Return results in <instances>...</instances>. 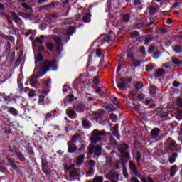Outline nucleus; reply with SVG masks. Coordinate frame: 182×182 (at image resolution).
<instances>
[{
  "label": "nucleus",
  "mask_w": 182,
  "mask_h": 182,
  "mask_svg": "<svg viewBox=\"0 0 182 182\" xmlns=\"http://www.w3.org/2000/svg\"><path fill=\"white\" fill-rule=\"evenodd\" d=\"M149 92L151 95H154L157 92V88L154 85H150Z\"/></svg>",
  "instance_id": "obj_29"
},
{
  "label": "nucleus",
  "mask_w": 182,
  "mask_h": 182,
  "mask_svg": "<svg viewBox=\"0 0 182 182\" xmlns=\"http://www.w3.org/2000/svg\"><path fill=\"white\" fill-rule=\"evenodd\" d=\"M159 58H160V52L156 51L154 53V58L159 59Z\"/></svg>",
  "instance_id": "obj_55"
},
{
  "label": "nucleus",
  "mask_w": 182,
  "mask_h": 182,
  "mask_svg": "<svg viewBox=\"0 0 182 182\" xmlns=\"http://www.w3.org/2000/svg\"><path fill=\"white\" fill-rule=\"evenodd\" d=\"M163 73H164V71L161 69H159L156 71V76H161L163 75Z\"/></svg>",
  "instance_id": "obj_51"
},
{
  "label": "nucleus",
  "mask_w": 182,
  "mask_h": 182,
  "mask_svg": "<svg viewBox=\"0 0 182 182\" xmlns=\"http://www.w3.org/2000/svg\"><path fill=\"white\" fill-rule=\"evenodd\" d=\"M102 38H103L104 41L107 42V43H109V41H110V36H102Z\"/></svg>",
  "instance_id": "obj_45"
},
{
  "label": "nucleus",
  "mask_w": 182,
  "mask_h": 182,
  "mask_svg": "<svg viewBox=\"0 0 182 182\" xmlns=\"http://www.w3.org/2000/svg\"><path fill=\"white\" fill-rule=\"evenodd\" d=\"M73 97H75L73 95H68L66 100H64V102H63L64 106H68V102H69V101L73 102L74 100Z\"/></svg>",
  "instance_id": "obj_17"
},
{
  "label": "nucleus",
  "mask_w": 182,
  "mask_h": 182,
  "mask_svg": "<svg viewBox=\"0 0 182 182\" xmlns=\"http://www.w3.org/2000/svg\"><path fill=\"white\" fill-rule=\"evenodd\" d=\"M144 97H145V96H144V94H139V95H138V99H139V100H143V99H144Z\"/></svg>",
  "instance_id": "obj_63"
},
{
  "label": "nucleus",
  "mask_w": 182,
  "mask_h": 182,
  "mask_svg": "<svg viewBox=\"0 0 182 182\" xmlns=\"http://www.w3.org/2000/svg\"><path fill=\"white\" fill-rule=\"evenodd\" d=\"M172 62L174 65H181V61L177 58H173Z\"/></svg>",
  "instance_id": "obj_43"
},
{
  "label": "nucleus",
  "mask_w": 182,
  "mask_h": 182,
  "mask_svg": "<svg viewBox=\"0 0 182 182\" xmlns=\"http://www.w3.org/2000/svg\"><path fill=\"white\" fill-rule=\"evenodd\" d=\"M11 17L13 18V21L16 23H19V22H21V18H19V16H18V15L15 12H11Z\"/></svg>",
  "instance_id": "obj_12"
},
{
  "label": "nucleus",
  "mask_w": 182,
  "mask_h": 182,
  "mask_svg": "<svg viewBox=\"0 0 182 182\" xmlns=\"http://www.w3.org/2000/svg\"><path fill=\"white\" fill-rule=\"evenodd\" d=\"M122 62H123V59L121 58L119 59V65H118V67L117 68V73H119V72H120V70L122 69Z\"/></svg>",
  "instance_id": "obj_44"
},
{
  "label": "nucleus",
  "mask_w": 182,
  "mask_h": 182,
  "mask_svg": "<svg viewBox=\"0 0 182 182\" xmlns=\"http://www.w3.org/2000/svg\"><path fill=\"white\" fill-rule=\"evenodd\" d=\"M84 160H85V155H80L77 158V164H82Z\"/></svg>",
  "instance_id": "obj_24"
},
{
  "label": "nucleus",
  "mask_w": 182,
  "mask_h": 182,
  "mask_svg": "<svg viewBox=\"0 0 182 182\" xmlns=\"http://www.w3.org/2000/svg\"><path fill=\"white\" fill-rule=\"evenodd\" d=\"M141 181L143 182H151V178L147 176V177H141Z\"/></svg>",
  "instance_id": "obj_35"
},
{
  "label": "nucleus",
  "mask_w": 182,
  "mask_h": 182,
  "mask_svg": "<svg viewBox=\"0 0 182 182\" xmlns=\"http://www.w3.org/2000/svg\"><path fill=\"white\" fill-rule=\"evenodd\" d=\"M139 52L140 53H141V55H144V53H146V48H144V47H141L139 49Z\"/></svg>",
  "instance_id": "obj_58"
},
{
  "label": "nucleus",
  "mask_w": 182,
  "mask_h": 182,
  "mask_svg": "<svg viewBox=\"0 0 182 182\" xmlns=\"http://www.w3.org/2000/svg\"><path fill=\"white\" fill-rule=\"evenodd\" d=\"M110 100L112 102H113L114 105H115L116 106H117V97H114L113 95L110 96Z\"/></svg>",
  "instance_id": "obj_36"
},
{
  "label": "nucleus",
  "mask_w": 182,
  "mask_h": 182,
  "mask_svg": "<svg viewBox=\"0 0 182 182\" xmlns=\"http://www.w3.org/2000/svg\"><path fill=\"white\" fill-rule=\"evenodd\" d=\"M173 86H174V87H178V86H180V82H178L177 81H174L173 82Z\"/></svg>",
  "instance_id": "obj_62"
},
{
  "label": "nucleus",
  "mask_w": 182,
  "mask_h": 182,
  "mask_svg": "<svg viewBox=\"0 0 182 182\" xmlns=\"http://www.w3.org/2000/svg\"><path fill=\"white\" fill-rule=\"evenodd\" d=\"M93 82L95 83V85H97V83H99V77H94Z\"/></svg>",
  "instance_id": "obj_64"
},
{
  "label": "nucleus",
  "mask_w": 182,
  "mask_h": 182,
  "mask_svg": "<svg viewBox=\"0 0 182 182\" xmlns=\"http://www.w3.org/2000/svg\"><path fill=\"white\" fill-rule=\"evenodd\" d=\"M143 4V0H134V5H136L137 6L141 5Z\"/></svg>",
  "instance_id": "obj_46"
},
{
  "label": "nucleus",
  "mask_w": 182,
  "mask_h": 182,
  "mask_svg": "<svg viewBox=\"0 0 182 182\" xmlns=\"http://www.w3.org/2000/svg\"><path fill=\"white\" fill-rule=\"evenodd\" d=\"M159 134H160V129L159 128H154L151 131V136L152 137H158Z\"/></svg>",
  "instance_id": "obj_13"
},
{
  "label": "nucleus",
  "mask_w": 182,
  "mask_h": 182,
  "mask_svg": "<svg viewBox=\"0 0 182 182\" xmlns=\"http://www.w3.org/2000/svg\"><path fill=\"white\" fill-rule=\"evenodd\" d=\"M123 174L125 178H129V173H127V169L124 168L123 170Z\"/></svg>",
  "instance_id": "obj_54"
},
{
  "label": "nucleus",
  "mask_w": 182,
  "mask_h": 182,
  "mask_svg": "<svg viewBox=\"0 0 182 182\" xmlns=\"http://www.w3.org/2000/svg\"><path fill=\"white\" fill-rule=\"evenodd\" d=\"M122 21L124 22H129L130 21V16L129 14H125L123 16Z\"/></svg>",
  "instance_id": "obj_37"
},
{
  "label": "nucleus",
  "mask_w": 182,
  "mask_h": 182,
  "mask_svg": "<svg viewBox=\"0 0 182 182\" xmlns=\"http://www.w3.org/2000/svg\"><path fill=\"white\" fill-rule=\"evenodd\" d=\"M132 38H137L139 36V32L137 31H134L131 33Z\"/></svg>",
  "instance_id": "obj_57"
},
{
  "label": "nucleus",
  "mask_w": 182,
  "mask_h": 182,
  "mask_svg": "<svg viewBox=\"0 0 182 182\" xmlns=\"http://www.w3.org/2000/svg\"><path fill=\"white\" fill-rule=\"evenodd\" d=\"M155 68H156V65L154 64H149L146 65V68L148 72H151V70H153V69H155Z\"/></svg>",
  "instance_id": "obj_28"
},
{
  "label": "nucleus",
  "mask_w": 182,
  "mask_h": 182,
  "mask_svg": "<svg viewBox=\"0 0 182 182\" xmlns=\"http://www.w3.org/2000/svg\"><path fill=\"white\" fill-rule=\"evenodd\" d=\"M18 15L23 19H31V15L28 14V13H19Z\"/></svg>",
  "instance_id": "obj_23"
},
{
  "label": "nucleus",
  "mask_w": 182,
  "mask_h": 182,
  "mask_svg": "<svg viewBox=\"0 0 182 182\" xmlns=\"http://www.w3.org/2000/svg\"><path fill=\"white\" fill-rule=\"evenodd\" d=\"M112 132H114V134L119 133V126L114 127L112 128Z\"/></svg>",
  "instance_id": "obj_52"
},
{
  "label": "nucleus",
  "mask_w": 182,
  "mask_h": 182,
  "mask_svg": "<svg viewBox=\"0 0 182 182\" xmlns=\"http://www.w3.org/2000/svg\"><path fill=\"white\" fill-rule=\"evenodd\" d=\"M51 83H52V81H50V80H47L44 82V85L45 86H46V87H50Z\"/></svg>",
  "instance_id": "obj_49"
},
{
  "label": "nucleus",
  "mask_w": 182,
  "mask_h": 182,
  "mask_svg": "<svg viewBox=\"0 0 182 182\" xmlns=\"http://www.w3.org/2000/svg\"><path fill=\"white\" fill-rule=\"evenodd\" d=\"M50 68L53 70H58V66H56V62L55 61H46L43 63L42 66L40 68V71L36 72L38 68L34 69L33 76L28 79V83L31 87H38V82L35 79H38V77H42L44 75H46L48 70Z\"/></svg>",
  "instance_id": "obj_1"
},
{
  "label": "nucleus",
  "mask_w": 182,
  "mask_h": 182,
  "mask_svg": "<svg viewBox=\"0 0 182 182\" xmlns=\"http://www.w3.org/2000/svg\"><path fill=\"white\" fill-rule=\"evenodd\" d=\"M82 126L84 129H90V124L87 122L86 120L82 121Z\"/></svg>",
  "instance_id": "obj_32"
},
{
  "label": "nucleus",
  "mask_w": 182,
  "mask_h": 182,
  "mask_svg": "<svg viewBox=\"0 0 182 182\" xmlns=\"http://www.w3.org/2000/svg\"><path fill=\"white\" fill-rule=\"evenodd\" d=\"M129 149V146L127 144H123L119 146V151L120 153H124L126 150Z\"/></svg>",
  "instance_id": "obj_22"
},
{
  "label": "nucleus",
  "mask_w": 182,
  "mask_h": 182,
  "mask_svg": "<svg viewBox=\"0 0 182 182\" xmlns=\"http://www.w3.org/2000/svg\"><path fill=\"white\" fill-rule=\"evenodd\" d=\"M7 160L10 163L11 167L16 171V173H19V168H18L16 164H15V159L9 158Z\"/></svg>",
  "instance_id": "obj_10"
},
{
  "label": "nucleus",
  "mask_w": 182,
  "mask_h": 182,
  "mask_svg": "<svg viewBox=\"0 0 182 182\" xmlns=\"http://www.w3.org/2000/svg\"><path fill=\"white\" fill-rule=\"evenodd\" d=\"M177 157V154H173L171 157L169 158V163L171 164H173V163H176V158Z\"/></svg>",
  "instance_id": "obj_27"
},
{
  "label": "nucleus",
  "mask_w": 182,
  "mask_h": 182,
  "mask_svg": "<svg viewBox=\"0 0 182 182\" xmlns=\"http://www.w3.org/2000/svg\"><path fill=\"white\" fill-rule=\"evenodd\" d=\"M95 53H96L97 58H100V56L102 55V51H100V49H97L95 51Z\"/></svg>",
  "instance_id": "obj_59"
},
{
  "label": "nucleus",
  "mask_w": 182,
  "mask_h": 182,
  "mask_svg": "<svg viewBox=\"0 0 182 182\" xmlns=\"http://www.w3.org/2000/svg\"><path fill=\"white\" fill-rule=\"evenodd\" d=\"M109 117L111 119V120H112V122H116V120H117V116H116V114L111 113L109 114Z\"/></svg>",
  "instance_id": "obj_41"
},
{
  "label": "nucleus",
  "mask_w": 182,
  "mask_h": 182,
  "mask_svg": "<svg viewBox=\"0 0 182 182\" xmlns=\"http://www.w3.org/2000/svg\"><path fill=\"white\" fill-rule=\"evenodd\" d=\"M106 132L105 131H99L97 129H95L92 132V137L90 138L92 144L89 146L88 154H95L96 156H100L102 154V147L95 146L94 148L95 144L96 143H99L100 141V137L99 136H105Z\"/></svg>",
  "instance_id": "obj_2"
},
{
  "label": "nucleus",
  "mask_w": 182,
  "mask_h": 182,
  "mask_svg": "<svg viewBox=\"0 0 182 182\" xmlns=\"http://www.w3.org/2000/svg\"><path fill=\"white\" fill-rule=\"evenodd\" d=\"M9 112L10 114H12L13 116H18V114H19L18 110H16V109L14 107H10L9 109Z\"/></svg>",
  "instance_id": "obj_19"
},
{
  "label": "nucleus",
  "mask_w": 182,
  "mask_h": 182,
  "mask_svg": "<svg viewBox=\"0 0 182 182\" xmlns=\"http://www.w3.org/2000/svg\"><path fill=\"white\" fill-rule=\"evenodd\" d=\"M29 35H36V31L33 30H27L25 33V36L28 38Z\"/></svg>",
  "instance_id": "obj_25"
},
{
  "label": "nucleus",
  "mask_w": 182,
  "mask_h": 182,
  "mask_svg": "<svg viewBox=\"0 0 182 182\" xmlns=\"http://www.w3.org/2000/svg\"><path fill=\"white\" fill-rule=\"evenodd\" d=\"M21 6H23V8H24L25 9H27V10L29 9V6H28V4H26V3H23L21 4Z\"/></svg>",
  "instance_id": "obj_61"
},
{
  "label": "nucleus",
  "mask_w": 182,
  "mask_h": 182,
  "mask_svg": "<svg viewBox=\"0 0 182 182\" xmlns=\"http://www.w3.org/2000/svg\"><path fill=\"white\" fill-rule=\"evenodd\" d=\"M170 149L172 151H177L181 149V146L176 143V141H171L170 143Z\"/></svg>",
  "instance_id": "obj_7"
},
{
  "label": "nucleus",
  "mask_w": 182,
  "mask_h": 182,
  "mask_svg": "<svg viewBox=\"0 0 182 182\" xmlns=\"http://www.w3.org/2000/svg\"><path fill=\"white\" fill-rule=\"evenodd\" d=\"M48 96V92L43 90L41 95H39L38 105H43L45 103V97Z\"/></svg>",
  "instance_id": "obj_9"
},
{
  "label": "nucleus",
  "mask_w": 182,
  "mask_h": 182,
  "mask_svg": "<svg viewBox=\"0 0 182 182\" xmlns=\"http://www.w3.org/2000/svg\"><path fill=\"white\" fill-rule=\"evenodd\" d=\"M161 117L162 119H166V120H168V118H167V117H168V113H167L166 112H162L161 114Z\"/></svg>",
  "instance_id": "obj_42"
},
{
  "label": "nucleus",
  "mask_w": 182,
  "mask_h": 182,
  "mask_svg": "<svg viewBox=\"0 0 182 182\" xmlns=\"http://www.w3.org/2000/svg\"><path fill=\"white\" fill-rule=\"evenodd\" d=\"M73 32H75V28H73V27H70L67 32V35H68V36H70V35L73 34Z\"/></svg>",
  "instance_id": "obj_38"
},
{
  "label": "nucleus",
  "mask_w": 182,
  "mask_h": 182,
  "mask_svg": "<svg viewBox=\"0 0 182 182\" xmlns=\"http://www.w3.org/2000/svg\"><path fill=\"white\" fill-rule=\"evenodd\" d=\"M6 31V33H9V35H14V33H16V31L14 28V27H7Z\"/></svg>",
  "instance_id": "obj_20"
},
{
  "label": "nucleus",
  "mask_w": 182,
  "mask_h": 182,
  "mask_svg": "<svg viewBox=\"0 0 182 182\" xmlns=\"http://www.w3.org/2000/svg\"><path fill=\"white\" fill-rule=\"evenodd\" d=\"M4 38L10 42H15V38L12 36H4Z\"/></svg>",
  "instance_id": "obj_40"
},
{
  "label": "nucleus",
  "mask_w": 182,
  "mask_h": 182,
  "mask_svg": "<svg viewBox=\"0 0 182 182\" xmlns=\"http://www.w3.org/2000/svg\"><path fill=\"white\" fill-rule=\"evenodd\" d=\"M129 168L134 174V176H137L139 174V171H137V167L136 166V164L132 161H130L129 163Z\"/></svg>",
  "instance_id": "obj_8"
},
{
  "label": "nucleus",
  "mask_w": 182,
  "mask_h": 182,
  "mask_svg": "<svg viewBox=\"0 0 182 182\" xmlns=\"http://www.w3.org/2000/svg\"><path fill=\"white\" fill-rule=\"evenodd\" d=\"M43 39H45V36L41 35L40 37L36 39V42L42 45V43H43Z\"/></svg>",
  "instance_id": "obj_26"
},
{
  "label": "nucleus",
  "mask_w": 182,
  "mask_h": 182,
  "mask_svg": "<svg viewBox=\"0 0 182 182\" xmlns=\"http://www.w3.org/2000/svg\"><path fill=\"white\" fill-rule=\"evenodd\" d=\"M117 86L121 90H126V84L124 82L118 83Z\"/></svg>",
  "instance_id": "obj_33"
},
{
  "label": "nucleus",
  "mask_w": 182,
  "mask_h": 182,
  "mask_svg": "<svg viewBox=\"0 0 182 182\" xmlns=\"http://www.w3.org/2000/svg\"><path fill=\"white\" fill-rule=\"evenodd\" d=\"M105 177L107 180H111L112 181H118L119 180V174L114 171H111L106 174Z\"/></svg>",
  "instance_id": "obj_6"
},
{
  "label": "nucleus",
  "mask_w": 182,
  "mask_h": 182,
  "mask_svg": "<svg viewBox=\"0 0 182 182\" xmlns=\"http://www.w3.org/2000/svg\"><path fill=\"white\" fill-rule=\"evenodd\" d=\"M86 149V145L85 144H82L80 148H78L77 153H80L82 150H85Z\"/></svg>",
  "instance_id": "obj_50"
},
{
  "label": "nucleus",
  "mask_w": 182,
  "mask_h": 182,
  "mask_svg": "<svg viewBox=\"0 0 182 182\" xmlns=\"http://www.w3.org/2000/svg\"><path fill=\"white\" fill-rule=\"evenodd\" d=\"M85 109L86 106H85L83 104H80L77 107L76 110L77 112H85Z\"/></svg>",
  "instance_id": "obj_21"
},
{
  "label": "nucleus",
  "mask_w": 182,
  "mask_h": 182,
  "mask_svg": "<svg viewBox=\"0 0 182 182\" xmlns=\"http://www.w3.org/2000/svg\"><path fill=\"white\" fill-rule=\"evenodd\" d=\"M177 103H178V106H181V107H182V97L178 98Z\"/></svg>",
  "instance_id": "obj_60"
},
{
  "label": "nucleus",
  "mask_w": 182,
  "mask_h": 182,
  "mask_svg": "<svg viewBox=\"0 0 182 182\" xmlns=\"http://www.w3.org/2000/svg\"><path fill=\"white\" fill-rule=\"evenodd\" d=\"M85 140V134H75L71 139L73 143H80Z\"/></svg>",
  "instance_id": "obj_5"
},
{
  "label": "nucleus",
  "mask_w": 182,
  "mask_h": 182,
  "mask_svg": "<svg viewBox=\"0 0 182 182\" xmlns=\"http://www.w3.org/2000/svg\"><path fill=\"white\" fill-rule=\"evenodd\" d=\"M0 171L1 173H5L6 171V167L2 164V162H0Z\"/></svg>",
  "instance_id": "obj_34"
},
{
  "label": "nucleus",
  "mask_w": 182,
  "mask_h": 182,
  "mask_svg": "<svg viewBox=\"0 0 182 182\" xmlns=\"http://www.w3.org/2000/svg\"><path fill=\"white\" fill-rule=\"evenodd\" d=\"M29 97H33L35 96V90H31L28 93Z\"/></svg>",
  "instance_id": "obj_56"
},
{
  "label": "nucleus",
  "mask_w": 182,
  "mask_h": 182,
  "mask_svg": "<svg viewBox=\"0 0 182 182\" xmlns=\"http://www.w3.org/2000/svg\"><path fill=\"white\" fill-rule=\"evenodd\" d=\"M103 117V114L102 112H95L91 111L87 116V118L90 120H99V119H102Z\"/></svg>",
  "instance_id": "obj_4"
},
{
  "label": "nucleus",
  "mask_w": 182,
  "mask_h": 182,
  "mask_svg": "<svg viewBox=\"0 0 182 182\" xmlns=\"http://www.w3.org/2000/svg\"><path fill=\"white\" fill-rule=\"evenodd\" d=\"M177 173V165H173L171 166V177H174Z\"/></svg>",
  "instance_id": "obj_18"
},
{
  "label": "nucleus",
  "mask_w": 182,
  "mask_h": 182,
  "mask_svg": "<svg viewBox=\"0 0 182 182\" xmlns=\"http://www.w3.org/2000/svg\"><path fill=\"white\" fill-rule=\"evenodd\" d=\"M17 156H18L20 161H25V156H23V154H18Z\"/></svg>",
  "instance_id": "obj_48"
},
{
  "label": "nucleus",
  "mask_w": 182,
  "mask_h": 182,
  "mask_svg": "<svg viewBox=\"0 0 182 182\" xmlns=\"http://www.w3.org/2000/svg\"><path fill=\"white\" fill-rule=\"evenodd\" d=\"M43 59V57L42 56L41 53H38L37 56L36 57V65L38 63V62H41V60Z\"/></svg>",
  "instance_id": "obj_30"
},
{
  "label": "nucleus",
  "mask_w": 182,
  "mask_h": 182,
  "mask_svg": "<svg viewBox=\"0 0 182 182\" xmlns=\"http://www.w3.org/2000/svg\"><path fill=\"white\" fill-rule=\"evenodd\" d=\"M77 149L75 144H72L68 142V153H75V151Z\"/></svg>",
  "instance_id": "obj_14"
},
{
  "label": "nucleus",
  "mask_w": 182,
  "mask_h": 182,
  "mask_svg": "<svg viewBox=\"0 0 182 182\" xmlns=\"http://www.w3.org/2000/svg\"><path fill=\"white\" fill-rule=\"evenodd\" d=\"M56 110L51 111L50 112H48L46 116V120H50L51 117H55L56 114H55Z\"/></svg>",
  "instance_id": "obj_16"
},
{
  "label": "nucleus",
  "mask_w": 182,
  "mask_h": 182,
  "mask_svg": "<svg viewBox=\"0 0 182 182\" xmlns=\"http://www.w3.org/2000/svg\"><path fill=\"white\" fill-rule=\"evenodd\" d=\"M140 159H141V154L140 152L136 153V161L140 163Z\"/></svg>",
  "instance_id": "obj_53"
},
{
  "label": "nucleus",
  "mask_w": 182,
  "mask_h": 182,
  "mask_svg": "<svg viewBox=\"0 0 182 182\" xmlns=\"http://www.w3.org/2000/svg\"><path fill=\"white\" fill-rule=\"evenodd\" d=\"M173 50L176 53H180V52H181V47L180 46H176Z\"/></svg>",
  "instance_id": "obj_39"
},
{
  "label": "nucleus",
  "mask_w": 182,
  "mask_h": 182,
  "mask_svg": "<svg viewBox=\"0 0 182 182\" xmlns=\"http://www.w3.org/2000/svg\"><path fill=\"white\" fill-rule=\"evenodd\" d=\"M135 87H136V89H138V90L141 89L143 87V82H139L136 83L135 85Z\"/></svg>",
  "instance_id": "obj_47"
},
{
  "label": "nucleus",
  "mask_w": 182,
  "mask_h": 182,
  "mask_svg": "<svg viewBox=\"0 0 182 182\" xmlns=\"http://www.w3.org/2000/svg\"><path fill=\"white\" fill-rule=\"evenodd\" d=\"M53 41L55 43V44H53L52 42H47L46 43V46L48 50H50V52H53V50L55 49L57 53L60 55V52H62V46L60 44L62 39L59 36H54Z\"/></svg>",
  "instance_id": "obj_3"
},
{
  "label": "nucleus",
  "mask_w": 182,
  "mask_h": 182,
  "mask_svg": "<svg viewBox=\"0 0 182 182\" xmlns=\"http://www.w3.org/2000/svg\"><path fill=\"white\" fill-rule=\"evenodd\" d=\"M67 114L69 117L75 119L76 117V112L73 109H67Z\"/></svg>",
  "instance_id": "obj_15"
},
{
  "label": "nucleus",
  "mask_w": 182,
  "mask_h": 182,
  "mask_svg": "<svg viewBox=\"0 0 182 182\" xmlns=\"http://www.w3.org/2000/svg\"><path fill=\"white\" fill-rule=\"evenodd\" d=\"M91 18H92V14H90V13H87V14H84V16L82 18V21L85 23H87V22H90Z\"/></svg>",
  "instance_id": "obj_11"
},
{
  "label": "nucleus",
  "mask_w": 182,
  "mask_h": 182,
  "mask_svg": "<svg viewBox=\"0 0 182 182\" xmlns=\"http://www.w3.org/2000/svg\"><path fill=\"white\" fill-rule=\"evenodd\" d=\"M122 160H125L126 163H127L129 160H130V154L126 152L124 156L122 157Z\"/></svg>",
  "instance_id": "obj_31"
}]
</instances>
